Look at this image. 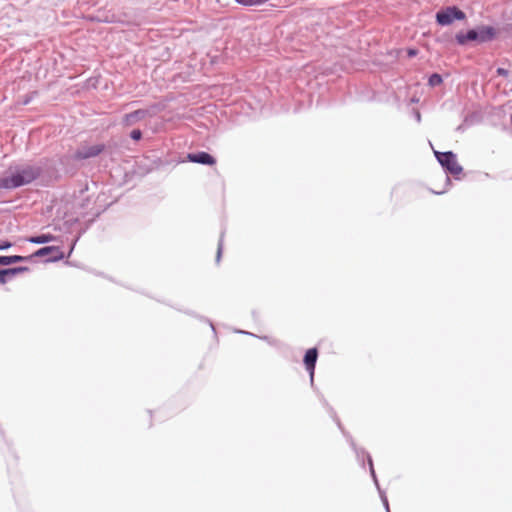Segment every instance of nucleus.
<instances>
[{
	"label": "nucleus",
	"instance_id": "f257e3e1",
	"mask_svg": "<svg viewBox=\"0 0 512 512\" xmlns=\"http://www.w3.org/2000/svg\"><path fill=\"white\" fill-rule=\"evenodd\" d=\"M42 173V168L37 165H27L18 169L11 176L0 177V189H15L36 180Z\"/></svg>",
	"mask_w": 512,
	"mask_h": 512
},
{
	"label": "nucleus",
	"instance_id": "f03ea898",
	"mask_svg": "<svg viewBox=\"0 0 512 512\" xmlns=\"http://www.w3.org/2000/svg\"><path fill=\"white\" fill-rule=\"evenodd\" d=\"M497 29L493 26L480 25L467 32H459L455 35V40L458 45L464 46L468 42H476L478 44L488 43L493 41L497 36Z\"/></svg>",
	"mask_w": 512,
	"mask_h": 512
},
{
	"label": "nucleus",
	"instance_id": "7ed1b4c3",
	"mask_svg": "<svg viewBox=\"0 0 512 512\" xmlns=\"http://www.w3.org/2000/svg\"><path fill=\"white\" fill-rule=\"evenodd\" d=\"M435 157L444 170L454 176L462 173L463 168L458 164L456 154L452 151L439 152L435 151Z\"/></svg>",
	"mask_w": 512,
	"mask_h": 512
},
{
	"label": "nucleus",
	"instance_id": "20e7f679",
	"mask_svg": "<svg viewBox=\"0 0 512 512\" xmlns=\"http://www.w3.org/2000/svg\"><path fill=\"white\" fill-rule=\"evenodd\" d=\"M466 14L457 6H448L436 13V22L441 26L450 25L454 20H465Z\"/></svg>",
	"mask_w": 512,
	"mask_h": 512
},
{
	"label": "nucleus",
	"instance_id": "39448f33",
	"mask_svg": "<svg viewBox=\"0 0 512 512\" xmlns=\"http://www.w3.org/2000/svg\"><path fill=\"white\" fill-rule=\"evenodd\" d=\"M49 255V258L46 260L47 262H57L65 258L64 252L58 246H45L38 249L32 255H30V259L34 257H44Z\"/></svg>",
	"mask_w": 512,
	"mask_h": 512
},
{
	"label": "nucleus",
	"instance_id": "423d86ee",
	"mask_svg": "<svg viewBox=\"0 0 512 512\" xmlns=\"http://www.w3.org/2000/svg\"><path fill=\"white\" fill-rule=\"evenodd\" d=\"M105 150L104 144H96L92 146H85L76 150L74 154L75 160H85L93 158L101 154Z\"/></svg>",
	"mask_w": 512,
	"mask_h": 512
},
{
	"label": "nucleus",
	"instance_id": "0eeeda50",
	"mask_svg": "<svg viewBox=\"0 0 512 512\" xmlns=\"http://www.w3.org/2000/svg\"><path fill=\"white\" fill-rule=\"evenodd\" d=\"M318 358V350L317 348H310L306 351L304 355V365L306 370L310 374L311 382H313L314 379V372H315V366Z\"/></svg>",
	"mask_w": 512,
	"mask_h": 512
},
{
	"label": "nucleus",
	"instance_id": "6e6552de",
	"mask_svg": "<svg viewBox=\"0 0 512 512\" xmlns=\"http://www.w3.org/2000/svg\"><path fill=\"white\" fill-rule=\"evenodd\" d=\"M29 270L30 269L27 266L0 269V284H6L14 276L24 272H28Z\"/></svg>",
	"mask_w": 512,
	"mask_h": 512
},
{
	"label": "nucleus",
	"instance_id": "1a4fd4ad",
	"mask_svg": "<svg viewBox=\"0 0 512 512\" xmlns=\"http://www.w3.org/2000/svg\"><path fill=\"white\" fill-rule=\"evenodd\" d=\"M188 160L193 163L203 164V165H214L216 163L215 158L204 151L189 153L187 156Z\"/></svg>",
	"mask_w": 512,
	"mask_h": 512
},
{
	"label": "nucleus",
	"instance_id": "9d476101",
	"mask_svg": "<svg viewBox=\"0 0 512 512\" xmlns=\"http://www.w3.org/2000/svg\"><path fill=\"white\" fill-rule=\"evenodd\" d=\"M148 115V110L146 109H138L131 113H127L123 116L122 123L125 126H132L137 122L143 120Z\"/></svg>",
	"mask_w": 512,
	"mask_h": 512
},
{
	"label": "nucleus",
	"instance_id": "9b49d317",
	"mask_svg": "<svg viewBox=\"0 0 512 512\" xmlns=\"http://www.w3.org/2000/svg\"><path fill=\"white\" fill-rule=\"evenodd\" d=\"M343 433H344L345 437L347 438L351 448L354 450L358 462L361 464L362 467H364L365 466L364 459L365 458L368 459V455H370V454L364 448L357 447V445L354 442L351 435L346 434L344 431H343Z\"/></svg>",
	"mask_w": 512,
	"mask_h": 512
},
{
	"label": "nucleus",
	"instance_id": "f8f14e48",
	"mask_svg": "<svg viewBox=\"0 0 512 512\" xmlns=\"http://www.w3.org/2000/svg\"><path fill=\"white\" fill-rule=\"evenodd\" d=\"M29 256L11 255V256H0V265L8 266L18 262L29 261Z\"/></svg>",
	"mask_w": 512,
	"mask_h": 512
},
{
	"label": "nucleus",
	"instance_id": "ddd939ff",
	"mask_svg": "<svg viewBox=\"0 0 512 512\" xmlns=\"http://www.w3.org/2000/svg\"><path fill=\"white\" fill-rule=\"evenodd\" d=\"M56 239V237L52 234H41L37 236H31L27 239L28 242L33 244H46L52 242Z\"/></svg>",
	"mask_w": 512,
	"mask_h": 512
},
{
	"label": "nucleus",
	"instance_id": "4468645a",
	"mask_svg": "<svg viewBox=\"0 0 512 512\" xmlns=\"http://www.w3.org/2000/svg\"><path fill=\"white\" fill-rule=\"evenodd\" d=\"M368 464H369V470H370V475L374 481V484L377 488V490L379 491L380 488V485H379V482H378V479H377V476H376V473H375V469H374V466H373V460H372V457L371 455H368Z\"/></svg>",
	"mask_w": 512,
	"mask_h": 512
},
{
	"label": "nucleus",
	"instance_id": "2eb2a0df",
	"mask_svg": "<svg viewBox=\"0 0 512 512\" xmlns=\"http://www.w3.org/2000/svg\"><path fill=\"white\" fill-rule=\"evenodd\" d=\"M443 82L442 76L438 73H433L428 79V84L432 87L438 86Z\"/></svg>",
	"mask_w": 512,
	"mask_h": 512
},
{
	"label": "nucleus",
	"instance_id": "dca6fc26",
	"mask_svg": "<svg viewBox=\"0 0 512 512\" xmlns=\"http://www.w3.org/2000/svg\"><path fill=\"white\" fill-rule=\"evenodd\" d=\"M238 4L243 6H256L267 2L268 0H235Z\"/></svg>",
	"mask_w": 512,
	"mask_h": 512
},
{
	"label": "nucleus",
	"instance_id": "f3484780",
	"mask_svg": "<svg viewBox=\"0 0 512 512\" xmlns=\"http://www.w3.org/2000/svg\"><path fill=\"white\" fill-rule=\"evenodd\" d=\"M224 234H225V231L222 230L221 231V235H220V239H219V243H218V248H217V255H216V262L217 263L220 262L222 251H223V238H224Z\"/></svg>",
	"mask_w": 512,
	"mask_h": 512
},
{
	"label": "nucleus",
	"instance_id": "a211bd4d",
	"mask_svg": "<svg viewBox=\"0 0 512 512\" xmlns=\"http://www.w3.org/2000/svg\"><path fill=\"white\" fill-rule=\"evenodd\" d=\"M379 495H380V498H381V501L386 509L387 512H390V509H389V503H388V499H387V496H386V493L382 490V489H379Z\"/></svg>",
	"mask_w": 512,
	"mask_h": 512
},
{
	"label": "nucleus",
	"instance_id": "6ab92c4d",
	"mask_svg": "<svg viewBox=\"0 0 512 512\" xmlns=\"http://www.w3.org/2000/svg\"><path fill=\"white\" fill-rule=\"evenodd\" d=\"M130 137L133 140L138 141L142 138V131L140 129H134L131 131Z\"/></svg>",
	"mask_w": 512,
	"mask_h": 512
},
{
	"label": "nucleus",
	"instance_id": "aec40b11",
	"mask_svg": "<svg viewBox=\"0 0 512 512\" xmlns=\"http://www.w3.org/2000/svg\"><path fill=\"white\" fill-rule=\"evenodd\" d=\"M496 72L499 76H503V77H507L509 75V71L507 69L501 68V67L497 68Z\"/></svg>",
	"mask_w": 512,
	"mask_h": 512
},
{
	"label": "nucleus",
	"instance_id": "412c9836",
	"mask_svg": "<svg viewBox=\"0 0 512 512\" xmlns=\"http://www.w3.org/2000/svg\"><path fill=\"white\" fill-rule=\"evenodd\" d=\"M12 246V243L9 242V241H1L0 242V251L1 250H6L8 248H10Z\"/></svg>",
	"mask_w": 512,
	"mask_h": 512
},
{
	"label": "nucleus",
	"instance_id": "4be33fe9",
	"mask_svg": "<svg viewBox=\"0 0 512 512\" xmlns=\"http://www.w3.org/2000/svg\"><path fill=\"white\" fill-rule=\"evenodd\" d=\"M79 238H80V235H78V236L75 238V240L73 241L72 246H71V248H70V250H69L68 256L72 253V251H73V249H74V247H75V244H76V242L79 240Z\"/></svg>",
	"mask_w": 512,
	"mask_h": 512
},
{
	"label": "nucleus",
	"instance_id": "5701e85b",
	"mask_svg": "<svg viewBox=\"0 0 512 512\" xmlns=\"http://www.w3.org/2000/svg\"><path fill=\"white\" fill-rule=\"evenodd\" d=\"M416 54H417V50H415V49H410V50L408 51V55H409V56H411V57H412V56H415Z\"/></svg>",
	"mask_w": 512,
	"mask_h": 512
},
{
	"label": "nucleus",
	"instance_id": "b1692460",
	"mask_svg": "<svg viewBox=\"0 0 512 512\" xmlns=\"http://www.w3.org/2000/svg\"><path fill=\"white\" fill-rule=\"evenodd\" d=\"M335 421H336L338 427L343 431V428H342L340 420L338 418H336Z\"/></svg>",
	"mask_w": 512,
	"mask_h": 512
},
{
	"label": "nucleus",
	"instance_id": "393cba45",
	"mask_svg": "<svg viewBox=\"0 0 512 512\" xmlns=\"http://www.w3.org/2000/svg\"><path fill=\"white\" fill-rule=\"evenodd\" d=\"M416 119H417V121H418V122H420V120H421V115H420V113H419V112H416Z\"/></svg>",
	"mask_w": 512,
	"mask_h": 512
}]
</instances>
